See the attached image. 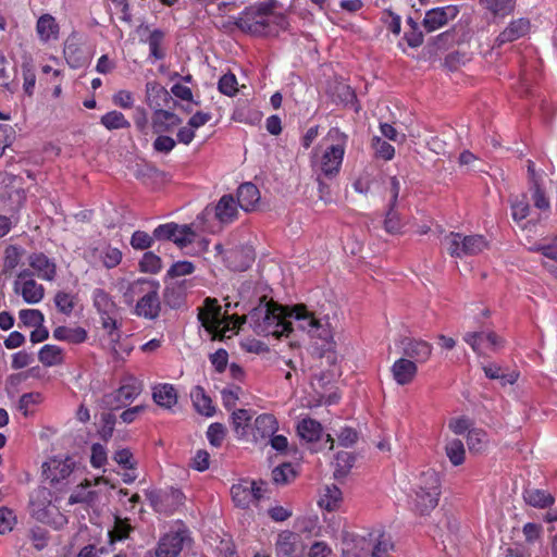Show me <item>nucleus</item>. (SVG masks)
I'll list each match as a JSON object with an SVG mask.
<instances>
[{"mask_svg": "<svg viewBox=\"0 0 557 557\" xmlns=\"http://www.w3.org/2000/svg\"><path fill=\"white\" fill-rule=\"evenodd\" d=\"M292 305H280L267 296L259 299L258 306L248 314L233 315L226 321L220 319V308L215 298H206L205 306L199 310L198 319L212 341L231 339L239 333L243 325L248 323L252 331L259 335L276 339H289V348H296L294 341L296 330L289 318Z\"/></svg>", "mask_w": 557, "mask_h": 557, "instance_id": "obj_1", "label": "nucleus"}, {"mask_svg": "<svg viewBox=\"0 0 557 557\" xmlns=\"http://www.w3.org/2000/svg\"><path fill=\"white\" fill-rule=\"evenodd\" d=\"M288 310L293 324L296 323V332H302L317 345L326 346L335 344V327L329 314H318L305 304L292 305Z\"/></svg>", "mask_w": 557, "mask_h": 557, "instance_id": "obj_2", "label": "nucleus"}, {"mask_svg": "<svg viewBox=\"0 0 557 557\" xmlns=\"http://www.w3.org/2000/svg\"><path fill=\"white\" fill-rule=\"evenodd\" d=\"M441 496V479L433 469L422 471L411 487L410 504L420 515L432 511L437 505Z\"/></svg>", "mask_w": 557, "mask_h": 557, "instance_id": "obj_3", "label": "nucleus"}, {"mask_svg": "<svg viewBox=\"0 0 557 557\" xmlns=\"http://www.w3.org/2000/svg\"><path fill=\"white\" fill-rule=\"evenodd\" d=\"M325 139L330 140L331 145L325 148L319 159V171L321 175L332 180L341 172L348 144V135L338 127H331Z\"/></svg>", "mask_w": 557, "mask_h": 557, "instance_id": "obj_4", "label": "nucleus"}, {"mask_svg": "<svg viewBox=\"0 0 557 557\" xmlns=\"http://www.w3.org/2000/svg\"><path fill=\"white\" fill-rule=\"evenodd\" d=\"M32 516L39 522L61 529L67 523V518L52 503L51 492L46 487H38L30 496Z\"/></svg>", "mask_w": 557, "mask_h": 557, "instance_id": "obj_5", "label": "nucleus"}, {"mask_svg": "<svg viewBox=\"0 0 557 557\" xmlns=\"http://www.w3.org/2000/svg\"><path fill=\"white\" fill-rule=\"evenodd\" d=\"M42 468L45 479L59 491L75 484L81 472L74 460L70 457H53L46 461Z\"/></svg>", "mask_w": 557, "mask_h": 557, "instance_id": "obj_6", "label": "nucleus"}, {"mask_svg": "<svg viewBox=\"0 0 557 557\" xmlns=\"http://www.w3.org/2000/svg\"><path fill=\"white\" fill-rule=\"evenodd\" d=\"M131 292L133 294H143L135 307V313L138 317L149 320H154L159 317L161 302L159 298L158 283L140 278L131 286Z\"/></svg>", "mask_w": 557, "mask_h": 557, "instance_id": "obj_7", "label": "nucleus"}, {"mask_svg": "<svg viewBox=\"0 0 557 557\" xmlns=\"http://www.w3.org/2000/svg\"><path fill=\"white\" fill-rule=\"evenodd\" d=\"M447 252L454 258L476 256L487 249L488 243L483 235H463L450 232L443 240Z\"/></svg>", "mask_w": 557, "mask_h": 557, "instance_id": "obj_8", "label": "nucleus"}, {"mask_svg": "<svg viewBox=\"0 0 557 557\" xmlns=\"http://www.w3.org/2000/svg\"><path fill=\"white\" fill-rule=\"evenodd\" d=\"M272 8L260 3L246 8L235 21V25L243 32L252 35H264L270 26Z\"/></svg>", "mask_w": 557, "mask_h": 557, "instance_id": "obj_9", "label": "nucleus"}, {"mask_svg": "<svg viewBox=\"0 0 557 557\" xmlns=\"http://www.w3.org/2000/svg\"><path fill=\"white\" fill-rule=\"evenodd\" d=\"M189 532L182 523H176L164 533L148 557H178L184 546L189 543Z\"/></svg>", "mask_w": 557, "mask_h": 557, "instance_id": "obj_10", "label": "nucleus"}, {"mask_svg": "<svg viewBox=\"0 0 557 557\" xmlns=\"http://www.w3.org/2000/svg\"><path fill=\"white\" fill-rule=\"evenodd\" d=\"M141 391L143 383L133 375H126L114 393L106 395L104 403L110 409H119L132 403Z\"/></svg>", "mask_w": 557, "mask_h": 557, "instance_id": "obj_11", "label": "nucleus"}, {"mask_svg": "<svg viewBox=\"0 0 557 557\" xmlns=\"http://www.w3.org/2000/svg\"><path fill=\"white\" fill-rule=\"evenodd\" d=\"M195 232L189 225L176 223L160 224L153 230V237L157 240H172L180 247H186L195 239Z\"/></svg>", "mask_w": 557, "mask_h": 557, "instance_id": "obj_12", "label": "nucleus"}, {"mask_svg": "<svg viewBox=\"0 0 557 557\" xmlns=\"http://www.w3.org/2000/svg\"><path fill=\"white\" fill-rule=\"evenodd\" d=\"M264 491L263 482L242 481L232 486L231 495L236 506L247 508L253 502L260 500Z\"/></svg>", "mask_w": 557, "mask_h": 557, "instance_id": "obj_13", "label": "nucleus"}, {"mask_svg": "<svg viewBox=\"0 0 557 557\" xmlns=\"http://www.w3.org/2000/svg\"><path fill=\"white\" fill-rule=\"evenodd\" d=\"M307 545L301 536L292 531H282L276 539L277 557H305Z\"/></svg>", "mask_w": 557, "mask_h": 557, "instance_id": "obj_14", "label": "nucleus"}, {"mask_svg": "<svg viewBox=\"0 0 557 557\" xmlns=\"http://www.w3.org/2000/svg\"><path fill=\"white\" fill-rule=\"evenodd\" d=\"M147 497L153 509L160 513H171L181 503V493L176 490H151Z\"/></svg>", "mask_w": 557, "mask_h": 557, "instance_id": "obj_15", "label": "nucleus"}, {"mask_svg": "<svg viewBox=\"0 0 557 557\" xmlns=\"http://www.w3.org/2000/svg\"><path fill=\"white\" fill-rule=\"evenodd\" d=\"M456 5L434 8L426 11L422 25L428 33H433L454 20L458 14Z\"/></svg>", "mask_w": 557, "mask_h": 557, "instance_id": "obj_16", "label": "nucleus"}, {"mask_svg": "<svg viewBox=\"0 0 557 557\" xmlns=\"http://www.w3.org/2000/svg\"><path fill=\"white\" fill-rule=\"evenodd\" d=\"M223 259L228 269L243 272L253 262L255 253L250 247L238 246L226 250Z\"/></svg>", "mask_w": 557, "mask_h": 557, "instance_id": "obj_17", "label": "nucleus"}, {"mask_svg": "<svg viewBox=\"0 0 557 557\" xmlns=\"http://www.w3.org/2000/svg\"><path fill=\"white\" fill-rule=\"evenodd\" d=\"M145 101L152 112H156L158 109L169 107L173 99L170 91L159 82L150 81L146 83Z\"/></svg>", "mask_w": 557, "mask_h": 557, "instance_id": "obj_18", "label": "nucleus"}, {"mask_svg": "<svg viewBox=\"0 0 557 557\" xmlns=\"http://www.w3.org/2000/svg\"><path fill=\"white\" fill-rule=\"evenodd\" d=\"M237 207L239 206L232 195H224L213 208L206 207L203 214L213 212L219 222L227 224L236 219Z\"/></svg>", "mask_w": 557, "mask_h": 557, "instance_id": "obj_19", "label": "nucleus"}, {"mask_svg": "<svg viewBox=\"0 0 557 557\" xmlns=\"http://www.w3.org/2000/svg\"><path fill=\"white\" fill-rule=\"evenodd\" d=\"M28 264L40 280L51 282L57 275L55 262L48 258L44 252H34L29 255Z\"/></svg>", "mask_w": 557, "mask_h": 557, "instance_id": "obj_20", "label": "nucleus"}, {"mask_svg": "<svg viewBox=\"0 0 557 557\" xmlns=\"http://www.w3.org/2000/svg\"><path fill=\"white\" fill-rule=\"evenodd\" d=\"M531 27V23L528 18L520 17L512 20L508 26L496 37V45L498 47L516 41L525 36Z\"/></svg>", "mask_w": 557, "mask_h": 557, "instance_id": "obj_21", "label": "nucleus"}, {"mask_svg": "<svg viewBox=\"0 0 557 557\" xmlns=\"http://www.w3.org/2000/svg\"><path fill=\"white\" fill-rule=\"evenodd\" d=\"M181 124L182 119L170 110L163 108L152 112L151 126L156 134L170 133Z\"/></svg>", "mask_w": 557, "mask_h": 557, "instance_id": "obj_22", "label": "nucleus"}, {"mask_svg": "<svg viewBox=\"0 0 557 557\" xmlns=\"http://www.w3.org/2000/svg\"><path fill=\"white\" fill-rule=\"evenodd\" d=\"M14 292L27 304H38L45 297V287L34 278L14 282Z\"/></svg>", "mask_w": 557, "mask_h": 557, "instance_id": "obj_23", "label": "nucleus"}, {"mask_svg": "<svg viewBox=\"0 0 557 557\" xmlns=\"http://www.w3.org/2000/svg\"><path fill=\"white\" fill-rule=\"evenodd\" d=\"M278 429V423L274 416L269 413L260 414L253 423L252 436L255 442L269 438L274 435Z\"/></svg>", "mask_w": 557, "mask_h": 557, "instance_id": "obj_24", "label": "nucleus"}, {"mask_svg": "<svg viewBox=\"0 0 557 557\" xmlns=\"http://www.w3.org/2000/svg\"><path fill=\"white\" fill-rule=\"evenodd\" d=\"M392 373L397 384L407 385L417 374V364L412 360L400 358L394 362Z\"/></svg>", "mask_w": 557, "mask_h": 557, "instance_id": "obj_25", "label": "nucleus"}, {"mask_svg": "<svg viewBox=\"0 0 557 557\" xmlns=\"http://www.w3.org/2000/svg\"><path fill=\"white\" fill-rule=\"evenodd\" d=\"M193 286L191 281L182 282L166 286L163 293L164 301L171 308H180L185 302L186 289Z\"/></svg>", "mask_w": 557, "mask_h": 557, "instance_id": "obj_26", "label": "nucleus"}, {"mask_svg": "<svg viewBox=\"0 0 557 557\" xmlns=\"http://www.w3.org/2000/svg\"><path fill=\"white\" fill-rule=\"evenodd\" d=\"M144 30L149 32L145 42L149 47V57L153 60H163L166 55L164 41L165 33L162 29L149 30L148 26L143 27Z\"/></svg>", "mask_w": 557, "mask_h": 557, "instance_id": "obj_27", "label": "nucleus"}, {"mask_svg": "<svg viewBox=\"0 0 557 557\" xmlns=\"http://www.w3.org/2000/svg\"><path fill=\"white\" fill-rule=\"evenodd\" d=\"M260 200V191L252 183H244L237 189V203L244 211L255 209Z\"/></svg>", "mask_w": 557, "mask_h": 557, "instance_id": "obj_28", "label": "nucleus"}, {"mask_svg": "<svg viewBox=\"0 0 557 557\" xmlns=\"http://www.w3.org/2000/svg\"><path fill=\"white\" fill-rule=\"evenodd\" d=\"M343 502L342 491L334 484L325 485L320 491L318 505L321 509L327 511H335L339 508Z\"/></svg>", "mask_w": 557, "mask_h": 557, "instance_id": "obj_29", "label": "nucleus"}, {"mask_svg": "<svg viewBox=\"0 0 557 557\" xmlns=\"http://www.w3.org/2000/svg\"><path fill=\"white\" fill-rule=\"evenodd\" d=\"M36 32L40 41L48 42L58 39L60 27L51 14H44L36 23Z\"/></svg>", "mask_w": 557, "mask_h": 557, "instance_id": "obj_30", "label": "nucleus"}, {"mask_svg": "<svg viewBox=\"0 0 557 557\" xmlns=\"http://www.w3.org/2000/svg\"><path fill=\"white\" fill-rule=\"evenodd\" d=\"M152 397L158 406L171 409L177 403V394L173 385L159 384L153 387Z\"/></svg>", "mask_w": 557, "mask_h": 557, "instance_id": "obj_31", "label": "nucleus"}, {"mask_svg": "<svg viewBox=\"0 0 557 557\" xmlns=\"http://www.w3.org/2000/svg\"><path fill=\"white\" fill-rule=\"evenodd\" d=\"M53 338L67 344H81L87 338V332L81 326H58L53 331Z\"/></svg>", "mask_w": 557, "mask_h": 557, "instance_id": "obj_32", "label": "nucleus"}, {"mask_svg": "<svg viewBox=\"0 0 557 557\" xmlns=\"http://www.w3.org/2000/svg\"><path fill=\"white\" fill-rule=\"evenodd\" d=\"M297 433L306 442H317L323 435V429L320 422L311 418H305L297 424Z\"/></svg>", "mask_w": 557, "mask_h": 557, "instance_id": "obj_33", "label": "nucleus"}, {"mask_svg": "<svg viewBox=\"0 0 557 557\" xmlns=\"http://www.w3.org/2000/svg\"><path fill=\"white\" fill-rule=\"evenodd\" d=\"M523 499L528 505L540 509L548 508L555 502V498L550 493L540 488L524 490Z\"/></svg>", "mask_w": 557, "mask_h": 557, "instance_id": "obj_34", "label": "nucleus"}, {"mask_svg": "<svg viewBox=\"0 0 557 557\" xmlns=\"http://www.w3.org/2000/svg\"><path fill=\"white\" fill-rule=\"evenodd\" d=\"M483 371L488 379L499 380L502 385L513 384L518 380V372L515 370L504 369L496 363L483 366Z\"/></svg>", "mask_w": 557, "mask_h": 557, "instance_id": "obj_35", "label": "nucleus"}, {"mask_svg": "<svg viewBox=\"0 0 557 557\" xmlns=\"http://www.w3.org/2000/svg\"><path fill=\"white\" fill-rule=\"evenodd\" d=\"M465 342L471 346V348H479L480 346L495 347L502 345V338L494 332L469 333L465 336Z\"/></svg>", "mask_w": 557, "mask_h": 557, "instance_id": "obj_36", "label": "nucleus"}, {"mask_svg": "<svg viewBox=\"0 0 557 557\" xmlns=\"http://www.w3.org/2000/svg\"><path fill=\"white\" fill-rule=\"evenodd\" d=\"M194 406L196 410L206 417H212L215 412V408L209 396L205 394L203 388L196 386L190 393Z\"/></svg>", "mask_w": 557, "mask_h": 557, "instance_id": "obj_37", "label": "nucleus"}, {"mask_svg": "<svg viewBox=\"0 0 557 557\" xmlns=\"http://www.w3.org/2000/svg\"><path fill=\"white\" fill-rule=\"evenodd\" d=\"M101 125L108 131L129 128L131 123L125 115L116 110H112L103 114L100 119Z\"/></svg>", "mask_w": 557, "mask_h": 557, "instance_id": "obj_38", "label": "nucleus"}, {"mask_svg": "<svg viewBox=\"0 0 557 557\" xmlns=\"http://www.w3.org/2000/svg\"><path fill=\"white\" fill-rule=\"evenodd\" d=\"M25 249L17 245H8L3 255V272L11 273L20 264Z\"/></svg>", "mask_w": 557, "mask_h": 557, "instance_id": "obj_39", "label": "nucleus"}, {"mask_svg": "<svg viewBox=\"0 0 557 557\" xmlns=\"http://www.w3.org/2000/svg\"><path fill=\"white\" fill-rule=\"evenodd\" d=\"M76 488L70 495L69 505L74 504H90L96 497V492L91 490V485L88 481L85 483L76 482Z\"/></svg>", "mask_w": 557, "mask_h": 557, "instance_id": "obj_40", "label": "nucleus"}, {"mask_svg": "<svg viewBox=\"0 0 557 557\" xmlns=\"http://www.w3.org/2000/svg\"><path fill=\"white\" fill-rule=\"evenodd\" d=\"M369 536L370 541L374 542L371 557H386L393 548L389 536L380 531L371 532Z\"/></svg>", "mask_w": 557, "mask_h": 557, "instance_id": "obj_41", "label": "nucleus"}, {"mask_svg": "<svg viewBox=\"0 0 557 557\" xmlns=\"http://www.w3.org/2000/svg\"><path fill=\"white\" fill-rule=\"evenodd\" d=\"M495 16H507L516 7V0H479Z\"/></svg>", "mask_w": 557, "mask_h": 557, "instance_id": "obj_42", "label": "nucleus"}, {"mask_svg": "<svg viewBox=\"0 0 557 557\" xmlns=\"http://www.w3.org/2000/svg\"><path fill=\"white\" fill-rule=\"evenodd\" d=\"M94 306L100 314L113 313L115 311V304L110 295L102 288H96L92 293Z\"/></svg>", "mask_w": 557, "mask_h": 557, "instance_id": "obj_43", "label": "nucleus"}, {"mask_svg": "<svg viewBox=\"0 0 557 557\" xmlns=\"http://www.w3.org/2000/svg\"><path fill=\"white\" fill-rule=\"evenodd\" d=\"M488 443V436L485 431L481 429H471L468 432L467 444L471 451H483Z\"/></svg>", "mask_w": 557, "mask_h": 557, "instance_id": "obj_44", "label": "nucleus"}, {"mask_svg": "<svg viewBox=\"0 0 557 557\" xmlns=\"http://www.w3.org/2000/svg\"><path fill=\"white\" fill-rule=\"evenodd\" d=\"M446 456L454 466H460L465 461L466 450L460 440L454 438L445 446Z\"/></svg>", "mask_w": 557, "mask_h": 557, "instance_id": "obj_45", "label": "nucleus"}, {"mask_svg": "<svg viewBox=\"0 0 557 557\" xmlns=\"http://www.w3.org/2000/svg\"><path fill=\"white\" fill-rule=\"evenodd\" d=\"M404 227V223L400 219L399 213L396 211V207L388 206L385 219L384 230L392 235L400 234Z\"/></svg>", "mask_w": 557, "mask_h": 557, "instance_id": "obj_46", "label": "nucleus"}, {"mask_svg": "<svg viewBox=\"0 0 557 557\" xmlns=\"http://www.w3.org/2000/svg\"><path fill=\"white\" fill-rule=\"evenodd\" d=\"M131 531L132 525L128 522V519H122L117 516L114 517V525L112 530L109 531L111 543L125 540Z\"/></svg>", "mask_w": 557, "mask_h": 557, "instance_id": "obj_47", "label": "nucleus"}, {"mask_svg": "<svg viewBox=\"0 0 557 557\" xmlns=\"http://www.w3.org/2000/svg\"><path fill=\"white\" fill-rule=\"evenodd\" d=\"M250 419L251 417L245 409H238L232 413V424L238 437H244L247 434Z\"/></svg>", "mask_w": 557, "mask_h": 557, "instance_id": "obj_48", "label": "nucleus"}, {"mask_svg": "<svg viewBox=\"0 0 557 557\" xmlns=\"http://www.w3.org/2000/svg\"><path fill=\"white\" fill-rule=\"evenodd\" d=\"M531 251L540 252L545 258H548L555 263L543 262L544 269H546L550 274L552 270L557 269V244H548V245H535L530 248Z\"/></svg>", "mask_w": 557, "mask_h": 557, "instance_id": "obj_49", "label": "nucleus"}, {"mask_svg": "<svg viewBox=\"0 0 557 557\" xmlns=\"http://www.w3.org/2000/svg\"><path fill=\"white\" fill-rule=\"evenodd\" d=\"M355 462V458L349 451H339L335 456L334 465L336 476H344Z\"/></svg>", "mask_w": 557, "mask_h": 557, "instance_id": "obj_50", "label": "nucleus"}, {"mask_svg": "<svg viewBox=\"0 0 557 557\" xmlns=\"http://www.w3.org/2000/svg\"><path fill=\"white\" fill-rule=\"evenodd\" d=\"M139 267L141 272L156 274L162 268V260L156 253L148 251L144 253Z\"/></svg>", "mask_w": 557, "mask_h": 557, "instance_id": "obj_51", "label": "nucleus"}, {"mask_svg": "<svg viewBox=\"0 0 557 557\" xmlns=\"http://www.w3.org/2000/svg\"><path fill=\"white\" fill-rule=\"evenodd\" d=\"M21 323L25 326H40L44 322V314L37 309H23L18 313Z\"/></svg>", "mask_w": 557, "mask_h": 557, "instance_id": "obj_52", "label": "nucleus"}, {"mask_svg": "<svg viewBox=\"0 0 557 557\" xmlns=\"http://www.w3.org/2000/svg\"><path fill=\"white\" fill-rule=\"evenodd\" d=\"M196 267L193 262L187 260H181L174 262L170 269L168 270L166 276L171 278L180 277V276H186L194 273Z\"/></svg>", "mask_w": 557, "mask_h": 557, "instance_id": "obj_53", "label": "nucleus"}, {"mask_svg": "<svg viewBox=\"0 0 557 557\" xmlns=\"http://www.w3.org/2000/svg\"><path fill=\"white\" fill-rule=\"evenodd\" d=\"M54 304L61 313L69 315L75 307L74 296L65 292H58L54 296Z\"/></svg>", "mask_w": 557, "mask_h": 557, "instance_id": "obj_54", "label": "nucleus"}, {"mask_svg": "<svg viewBox=\"0 0 557 557\" xmlns=\"http://www.w3.org/2000/svg\"><path fill=\"white\" fill-rule=\"evenodd\" d=\"M337 97L341 102L346 107H351L356 112L359 110L357 96L355 90L348 85H341L337 87Z\"/></svg>", "mask_w": 557, "mask_h": 557, "instance_id": "obj_55", "label": "nucleus"}, {"mask_svg": "<svg viewBox=\"0 0 557 557\" xmlns=\"http://www.w3.org/2000/svg\"><path fill=\"white\" fill-rule=\"evenodd\" d=\"M237 85L236 76L233 73H227L219 79L218 88L221 94L232 97L238 91Z\"/></svg>", "mask_w": 557, "mask_h": 557, "instance_id": "obj_56", "label": "nucleus"}, {"mask_svg": "<svg viewBox=\"0 0 557 557\" xmlns=\"http://www.w3.org/2000/svg\"><path fill=\"white\" fill-rule=\"evenodd\" d=\"M102 263L107 269H113L122 261V251L119 248L107 246L101 253Z\"/></svg>", "mask_w": 557, "mask_h": 557, "instance_id": "obj_57", "label": "nucleus"}, {"mask_svg": "<svg viewBox=\"0 0 557 557\" xmlns=\"http://www.w3.org/2000/svg\"><path fill=\"white\" fill-rule=\"evenodd\" d=\"M153 242V234L149 235L144 231H135L131 237V245L136 250L148 249L152 246Z\"/></svg>", "mask_w": 557, "mask_h": 557, "instance_id": "obj_58", "label": "nucleus"}, {"mask_svg": "<svg viewBox=\"0 0 557 557\" xmlns=\"http://www.w3.org/2000/svg\"><path fill=\"white\" fill-rule=\"evenodd\" d=\"M372 146L375 150V154L385 161L392 160L395 156V148L380 137L373 138Z\"/></svg>", "mask_w": 557, "mask_h": 557, "instance_id": "obj_59", "label": "nucleus"}, {"mask_svg": "<svg viewBox=\"0 0 557 557\" xmlns=\"http://www.w3.org/2000/svg\"><path fill=\"white\" fill-rule=\"evenodd\" d=\"M333 549L332 547L324 541H315L313 542L309 548L307 547L305 557H332Z\"/></svg>", "mask_w": 557, "mask_h": 557, "instance_id": "obj_60", "label": "nucleus"}, {"mask_svg": "<svg viewBox=\"0 0 557 557\" xmlns=\"http://www.w3.org/2000/svg\"><path fill=\"white\" fill-rule=\"evenodd\" d=\"M295 475L296 472L290 463H283L272 471L273 481L277 484L287 483L289 480L294 479Z\"/></svg>", "mask_w": 557, "mask_h": 557, "instance_id": "obj_61", "label": "nucleus"}, {"mask_svg": "<svg viewBox=\"0 0 557 557\" xmlns=\"http://www.w3.org/2000/svg\"><path fill=\"white\" fill-rule=\"evenodd\" d=\"M225 428L221 423H212L207 431V438L214 447H220L225 438Z\"/></svg>", "mask_w": 557, "mask_h": 557, "instance_id": "obj_62", "label": "nucleus"}, {"mask_svg": "<svg viewBox=\"0 0 557 557\" xmlns=\"http://www.w3.org/2000/svg\"><path fill=\"white\" fill-rule=\"evenodd\" d=\"M22 73L24 91L27 96H32L36 84L35 71L30 64H23Z\"/></svg>", "mask_w": 557, "mask_h": 557, "instance_id": "obj_63", "label": "nucleus"}, {"mask_svg": "<svg viewBox=\"0 0 557 557\" xmlns=\"http://www.w3.org/2000/svg\"><path fill=\"white\" fill-rule=\"evenodd\" d=\"M16 522V516L14 512L7 508L0 507V534L10 532Z\"/></svg>", "mask_w": 557, "mask_h": 557, "instance_id": "obj_64", "label": "nucleus"}]
</instances>
